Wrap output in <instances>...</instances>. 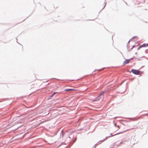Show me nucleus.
<instances>
[{
  "label": "nucleus",
  "mask_w": 148,
  "mask_h": 148,
  "mask_svg": "<svg viewBox=\"0 0 148 148\" xmlns=\"http://www.w3.org/2000/svg\"><path fill=\"white\" fill-rule=\"evenodd\" d=\"M130 59L126 60L124 62V64H125L128 63L130 61Z\"/></svg>",
  "instance_id": "3"
},
{
  "label": "nucleus",
  "mask_w": 148,
  "mask_h": 148,
  "mask_svg": "<svg viewBox=\"0 0 148 148\" xmlns=\"http://www.w3.org/2000/svg\"><path fill=\"white\" fill-rule=\"evenodd\" d=\"M148 47V44H143L142 45H140L138 47V49H139L140 48L143 47Z\"/></svg>",
  "instance_id": "2"
},
{
  "label": "nucleus",
  "mask_w": 148,
  "mask_h": 148,
  "mask_svg": "<svg viewBox=\"0 0 148 148\" xmlns=\"http://www.w3.org/2000/svg\"><path fill=\"white\" fill-rule=\"evenodd\" d=\"M58 92H54L53 93V94H52V95H51L50 96L51 97H52L55 94H57Z\"/></svg>",
  "instance_id": "5"
},
{
  "label": "nucleus",
  "mask_w": 148,
  "mask_h": 148,
  "mask_svg": "<svg viewBox=\"0 0 148 148\" xmlns=\"http://www.w3.org/2000/svg\"><path fill=\"white\" fill-rule=\"evenodd\" d=\"M74 89H66L64 90L66 91H73L74 90Z\"/></svg>",
  "instance_id": "4"
},
{
  "label": "nucleus",
  "mask_w": 148,
  "mask_h": 148,
  "mask_svg": "<svg viewBox=\"0 0 148 148\" xmlns=\"http://www.w3.org/2000/svg\"><path fill=\"white\" fill-rule=\"evenodd\" d=\"M131 71L133 73L136 75H138L140 73L138 70L133 69L131 70Z\"/></svg>",
  "instance_id": "1"
}]
</instances>
